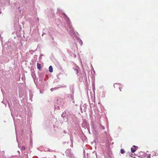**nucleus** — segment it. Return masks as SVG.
I'll return each mask as SVG.
<instances>
[{"instance_id": "nucleus-10", "label": "nucleus", "mask_w": 158, "mask_h": 158, "mask_svg": "<svg viewBox=\"0 0 158 158\" xmlns=\"http://www.w3.org/2000/svg\"><path fill=\"white\" fill-rule=\"evenodd\" d=\"M132 154H131V155H130V157H133V156H132Z\"/></svg>"}, {"instance_id": "nucleus-6", "label": "nucleus", "mask_w": 158, "mask_h": 158, "mask_svg": "<svg viewBox=\"0 0 158 158\" xmlns=\"http://www.w3.org/2000/svg\"><path fill=\"white\" fill-rule=\"evenodd\" d=\"M76 72V74H77L78 73V69H77L74 68L73 69Z\"/></svg>"}, {"instance_id": "nucleus-15", "label": "nucleus", "mask_w": 158, "mask_h": 158, "mask_svg": "<svg viewBox=\"0 0 158 158\" xmlns=\"http://www.w3.org/2000/svg\"><path fill=\"white\" fill-rule=\"evenodd\" d=\"M119 89H120V90L121 91V89L120 88H119Z\"/></svg>"}, {"instance_id": "nucleus-1", "label": "nucleus", "mask_w": 158, "mask_h": 158, "mask_svg": "<svg viewBox=\"0 0 158 158\" xmlns=\"http://www.w3.org/2000/svg\"><path fill=\"white\" fill-rule=\"evenodd\" d=\"M64 16L65 17V19H66V21L67 23V29L70 35H71L73 36H75L76 34L74 31L72 27L70 24L69 18L67 17L65 14H64Z\"/></svg>"}, {"instance_id": "nucleus-4", "label": "nucleus", "mask_w": 158, "mask_h": 158, "mask_svg": "<svg viewBox=\"0 0 158 158\" xmlns=\"http://www.w3.org/2000/svg\"><path fill=\"white\" fill-rule=\"evenodd\" d=\"M37 68L39 70L40 69L41 67H40V64H39L38 63H37Z\"/></svg>"}, {"instance_id": "nucleus-7", "label": "nucleus", "mask_w": 158, "mask_h": 158, "mask_svg": "<svg viewBox=\"0 0 158 158\" xmlns=\"http://www.w3.org/2000/svg\"><path fill=\"white\" fill-rule=\"evenodd\" d=\"M25 147L24 146H22L21 148V150H25Z\"/></svg>"}, {"instance_id": "nucleus-8", "label": "nucleus", "mask_w": 158, "mask_h": 158, "mask_svg": "<svg viewBox=\"0 0 158 158\" xmlns=\"http://www.w3.org/2000/svg\"><path fill=\"white\" fill-rule=\"evenodd\" d=\"M57 89V88H52L50 89V90L52 91L53 90H56V89Z\"/></svg>"}, {"instance_id": "nucleus-16", "label": "nucleus", "mask_w": 158, "mask_h": 158, "mask_svg": "<svg viewBox=\"0 0 158 158\" xmlns=\"http://www.w3.org/2000/svg\"><path fill=\"white\" fill-rule=\"evenodd\" d=\"M10 110L11 111V109L10 108Z\"/></svg>"}, {"instance_id": "nucleus-2", "label": "nucleus", "mask_w": 158, "mask_h": 158, "mask_svg": "<svg viewBox=\"0 0 158 158\" xmlns=\"http://www.w3.org/2000/svg\"><path fill=\"white\" fill-rule=\"evenodd\" d=\"M133 147H134V148L132 147L131 148V152L132 153L134 152L136 150V149L135 148L136 147V146L134 145L133 146Z\"/></svg>"}, {"instance_id": "nucleus-14", "label": "nucleus", "mask_w": 158, "mask_h": 158, "mask_svg": "<svg viewBox=\"0 0 158 158\" xmlns=\"http://www.w3.org/2000/svg\"><path fill=\"white\" fill-rule=\"evenodd\" d=\"M80 41L81 43L82 44V41L80 40Z\"/></svg>"}, {"instance_id": "nucleus-5", "label": "nucleus", "mask_w": 158, "mask_h": 158, "mask_svg": "<svg viewBox=\"0 0 158 158\" xmlns=\"http://www.w3.org/2000/svg\"><path fill=\"white\" fill-rule=\"evenodd\" d=\"M120 152L122 154L124 153L125 151L123 149H121L120 151Z\"/></svg>"}, {"instance_id": "nucleus-9", "label": "nucleus", "mask_w": 158, "mask_h": 158, "mask_svg": "<svg viewBox=\"0 0 158 158\" xmlns=\"http://www.w3.org/2000/svg\"><path fill=\"white\" fill-rule=\"evenodd\" d=\"M61 116L62 117H64L65 116V114L64 113H63L62 115H61Z\"/></svg>"}, {"instance_id": "nucleus-11", "label": "nucleus", "mask_w": 158, "mask_h": 158, "mask_svg": "<svg viewBox=\"0 0 158 158\" xmlns=\"http://www.w3.org/2000/svg\"><path fill=\"white\" fill-rule=\"evenodd\" d=\"M102 129H104V126H102Z\"/></svg>"}, {"instance_id": "nucleus-3", "label": "nucleus", "mask_w": 158, "mask_h": 158, "mask_svg": "<svg viewBox=\"0 0 158 158\" xmlns=\"http://www.w3.org/2000/svg\"><path fill=\"white\" fill-rule=\"evenodd\" d=\"M49 71L51 73H52L53 72V68H52V66H50L49 67Z\"/></svg>"}, {"instance_id": "nucleus-12", "label": "nucleus", "mask_w": 158, "mask_h": 158, "mask_svg": "<svg viewBox=\"0 0 158 158\" xmlns=\"http://www.w3.org/2000/svg\"><path fill=\"white\" fill-rule=\"evenodd\" d=\"M64 133H66V131L64 130Z\"/></svg>"}, {"instance_id": "nucleus-13", "label": "nucleus", "mask_w": 158, "mask_h": 158, "mask_svg": "<svg viewBox=\"0 0 158 158\" xmlns=\"http://www.w3.org/2000/svg\"><path fill=\"white\" fill-rule=\"evenodd\" d=\"M148 158H151L150 155H149V156H148Z\"/></svg>"}]
</instances>
